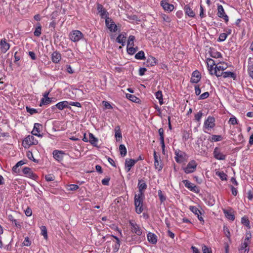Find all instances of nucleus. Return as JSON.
Instances as JSON below:
<instances>
[{
  "label": "nucleus",
  "instance_id": "obj_8",
  "mask_svg": "<svg viewBox=\"0 0 253 253\" xmlns=\"http://www.w3.org/2000/svg\"><path fill=\"white\" fill-rule=\"evenodd\" d=\"M217 15L219 17L223 18L226 23H227L229 21V17L226 14L224 9L222 5L217 4Z\"/></svg>",
  "mask_w": 253,
  "mask_h": 253
},
{
  "label": "nucleus",
  "instance_id": "obj_45",
  "mask_svg": "<svg viewBox=\"0 0 253 253\" xmlns=\"http://www.w3.org/2000/svg\"><path fill=\"white\" fill-rule=\"evenodd\" d=\"M41 29L42 27L40 24H38V26L36 27L34 34L36 37H39L41 34Z\"/></svg>",
  "mask_w": 253,
  "mask_h": 253
},
{
  "label": "nucleus",
  "instance_id": "obj_39",
  "mask_svg": "<svg viewBox=\"0 0 253 253\" xmlns=\"http://www.w3.org/2000/svg\"><path fill=\"white\" fill-rule=\"evenodd\" d=\"M119 151L120 154L122 157H125L127 153L126 149L124 144H121L119 146Z\"/></svg>",
  "mask_w": 253,
  "mask_h": 253
},
{
  "label": "nucleus",
  "instance_id": "obj_33",
  "mask_svg": "<svg viewBox=\"0 0 253 253\" xmlns=\"http://www.w3.org/2000/svg\"><path fill=\"white\" fill-rule=\"evenodd\" d=\"M210 56L214 58H219L222 57L220 52L216 51L214 49H211L210 51Z\"/></svg>",
  "mask_w": 253,
  "mask_h": 253
},
{
  "label": "nucleus",
  "instance_id": "obj_54",
  "mask_svg": "<svg viewBox=\"0 0 253 253\" xmlns=\"http://www.w3.org/2000/svg\"><path fill=\"white\" fill-rule=\"evenodd\" d=\"M45 178L47 181H52L54 180L55 177L52 174H47L45 176Z\"/></svg>",
  "mask_w": 253,
  "mask_h": 253
},
{
  "label": "nucleus",
  "instance_id": "obj_47",
  "mask_svg": "<svg viewBox=\"0 0 253 253\" xmlns=\"http://www.w3.org/2000/svg\"><path fill=\"white\" fill-rule=\"evenodd\" d=\"M189 210L196 215L199 213L201 214L200 211L195 206H190Z\"/></svg>",
  "mask_w": 253,
  "mask_h": 253
},
{
  "label": "nucleus",
  "instance_id": "obj_2",
  "mask_svg": "<svg viewBox=\"0 0 253 253\" xmlns=\"http://www.w3.org/2000/svg\"><path fill=\"white\" fill-rule=\"evenodd\" d=\"M144 196H142V194H137L134 197V205L135 206L136 212L139 214L141 213L143 211V199Z\"/></svg>",
  "mask_w": 253,
  "mask_h": 253
},
{
  "label": "nucleus",
  "instance_id": "obj_17",
  "mask_svg": "<svg viewBox=\"0 0 253 253\" xmlns=\"http://www.w3.org/2000/svg\"><path fill=\"white\" fill-rule=\"evenodd\" d=\"M138 162V160L127 159L125 161V169L127 172L130 171L131 168L133 167L136 163Z\"/></svg>",
  "mask_w": 253,
  "mask_h": 253
},
{
  "label": "nucleus",
  "instance_id": "obj_57",
  "mask_svg": "<svg viewBox=\"0 0 253 253\" xmlns=\"http://www.w3.org/2000/svg\"><path fill=\"white\" fill-rule=\"evenodd\" d=\"M207 63L208 66H214L215 65V61L211 58H208L207 59Z\"/></svg>",
  "mask_w": 253,
  "mask_h": 253
},
{
  "label": "nucleus",
  "instance_id": "obj_64",
  "mask_svg": "<svg viewBox=\"0 0 253 253\" xmlns=\"http://www.w3.org/2000/svg\"><path fill=\"white\" fill-rule=\"evenodd\" d=\"M110 178L107 177L102 180V184L104 185L108 186L109 184Z\"/></svg>",
  "mask_w": 253,
  "mask_h": 253
},
{
  "label": "nucleus",
  "instance_id": "obj_48",
  "mask_svg": "<svg viewBox=\"0 0 253 253\" xmlns=\"http://www.w3.org/2000/svg\"><path fill=\"white\" fill-rule=\"evenodd\" d=\"M137 48H135L133 47V46H127V51L128 54L130 55H132L135 53V52L136 51Z\"/></svg>",
  "mask_w": 253,
  "mask_h": 253
},
{
  "label": "nucleus",
  "instance_id": "obj_22",
  "mask_svg": "<svg viewBox=\"0 0 253 253\" xmlns=\"http://www.w3.org/2000/svg\"><path fill=\"white\" fill-rule=\"evenodd\" d=\"M201 78V77L200 72L196 70L192 74L191 82L192 83H198L200 81Z\"/></svg>",
  "mask_w": 253,
  "mask_h": 253
},
{
  "label": "nucleus",
  "instance_id": "obj_62",
  "mask_svg": "<svg viewBox=\"0 0 253 253\" xmlns=\"http://www.w3.org/2000/svg\"><path fill=\"white\" fill-rule=\"evenodd\" d=\"M223 230H224V234L226 235V236L228 238H230V233L228 228L226 226H224Z\"/></svg>",
  "mask_w": 253,
  "mask_h": 253
},
{
  "label": "nucleus",
  "instance_id": "obj_53",
  "mask_svg": "<svg viewBox=\"0 0 253 253\" xmlns=\"http://www.w3.org/2000/svg\"><path fill=\"white\" fill-rule=\"evenodd\" d=\"M241 222L247 226H249L250 225V221L247 217H243L241 219Z\"/></svg>",
  "mask_w": 253,
  "mask_h": 253
},
{
  "label": "nucleus",
  "instance_id": "obj_59",
  "mask_svg": "<svg viewBox=\"0 0 253 253\" xmlns=\"http://www.w3.org/2000/svg\"><path fill=\"white\" fill-rule=\"evenodd\" d=\"M26 110L27 112H28L31 115H33L38 112L36 109L34 108H30V107H26Z\"/></svg>",
  "mask_w": 253,
  "mask_h": 253
},
{
  "label": "nucleus",
  "instance_id": "obj_49",
  "mask_svg": "<svg viewBox=\"0 0 253 253\" xmlns=\"http://www.w3.org/2000/svg\"><path fill=\"white\" fill-rule=\"evenodd\" d=\"M227 37V34L224 33H221L219 35L217 41L220 42H223L226 40Z\"/></svg>",
  "mask_w": 253,
  "mask_h": 253
},
{
  "label": "nucleus",
  "instance_id": "obj_50",
  "mask_svg": "<svg viewBox=\"0 0 253 253\" xmlns=\"http://www.w3.org/2000/svg\"><path fill=\"white\" fill-rule=\"evenodd\" d=\"M158 196L161 203L164 202L166 200V196L163 194L162 191L161 190L158 191Z\"/></svg>",
  "mask_w": 253,
  "mask_h": 253
},
{
  "label": "nucleus",
  "instance_id": "obj_20",
  "mask_svg": "<svg viewBox=\"0 0 253 253\" xmlns=\"http://www.w3.org/2000/svg\"><path fill=\"white\" fill-rule=\"evenodd\" d=\"M0 50L2 52L5 53L10 47V45L7 42L5 39H3L0 42Z\"/></svg>",
  "mask_w": 253,
  "mask_h": 253
},
{
  "label": "nucleus",
  "instance_id": "obj_5",
  "mask_svg": "<svg viewBox=\"0 0 253 253\" xmlns=\"http://www.w3.org/2000/svg\"><path fill=\"white\" fill-rule=\"evenodd\" d=\"M197 165L198 164L195 160H191L186 167L183 168V170L186 174L193 173L196 171Z\"/></svg>",
  "mask_w": 253,
  "mask_h": 253
},
{
  "label": "nucleus",
  "instance_id": "obj_41",
  "mask_svg": "<svg viewBox=\"0 0 253 253\" xmlns=\"http://www.w3.org/2000/svg\"><path fill=\"white\" fill-rule=\"evenodd\" d=\"M215 174L219 176L222 180H227V175L223 171H217L215 172Z\"/></svg>",
  "mask_w": 253,
  "mask_h": 253
},
{
  "label": "nucleus",
  "instance_id": "obj_27",
  "mask_svg": "<svg viewBox=\"0 0 253 253\" xmlns=\"http://www.w3.org/2000/svg\"><path fill=\"white\" fill-rule=\"evenodd\" d=\"M158 63V60L154 57L149 56L148 57L146 64L147 66H154Z\"/></svg>",
  "mask_w": 253,
  "mask_h": 253
},
{
  "label": "nucleus",
  "instance_id": "obj_21",
  "mask_svg": "<svg viewBox=\"0 0 253 253\" xmlns=\"http://www.w3.org/2000/svg\"><path fill=\"white\" fill-rule=\"evenodd\" d=\"M138 187L139 188V192L138 194L141 193L142 196H144L143 191L147 188L146 182L144 179H140L138 181Z\"/></svg>",
  "mask_w": 253,
  "mask_h": 253
},
{
  "label": "nucleus",
  "instance_id": "obj_6",
  "mask_svg": "<svg viewBox=\"0 0 253 253\" xmlns=\"http://www.w3.org/2000/svg\"><path fill=\"white\" fill-rule=\"evenodd\" d=\"M227 65L225 63H218L214 67V75L217 77L221 76V72L227 69Z\"/></svg>",
  "mask_w": 253,
  "mask_h": 253
},
{
  "label": "nucleus",
  "instance_id": "obj_37",
  "mask_svg": "<svg viewBox=\"0 0 253 253\" xmlns=\"http://www.w3.org/2000/svg\"><path fill=\"white\" fill-rule=\"evenodd\" d=\"M155 96L157 99L159 100V103L160 105H162L164 103L162 92L161 91H158L155 93Z\"/></svg>",
  "mask_w": 253,
  "mask_h": 253
},
{
  "label": "nucleus",
  "instance_id": "obj_46",
  "mask_svg": "<svg viewBox=\"0 0 253 253\" xmlns=\"http://www.w3.org/2000/svg\"><path fill=\"white\" fill-rule=\"evenodd\" d=\"M41 234L44 237L45 239H47V232L45 226H42L41 227Z\"/></svg>",
  "mask_w": 253,
  "mask_h": 253
},
{
  "label": "nucleus",
  "instance_id": "obj_61",
  "mask_svg": "<svg viewBox=\"0 0 253 253\" xmlns=\"http://www.w3.org/2000/svg\"><path fill=\"white\" fill-rule=\"evenodd\" d=\"M209 96V93L208 92H205L202 93L199 96V99L203 100L207 98Z\"/></svg>",
  "mask_w": 253,
  "mask_h": 253
},
{
  "label": "nucleus",
  "instance_id": "obj_19",
  "mask_svg": "<svg viewBox=\"0 0 253 253\" xmlns=\"http://www.w3.org/2000/svg\"><path fill=\"white\" fill-rule=\"evenodd\" d=\"M23 143L26 144L27 146H31L36 144L37 141L35 139L33 135H29L25 138Z\"/></svg>",
  "mask_w": 253,
  "mask_h": 253
},
{
  "label": "nucleus",
  "instance_id": "obj_3",
  "mask_svg": "<svg viewBox=\"0 0 253 253\" xmlns=\"http://www.w3.org/2000/svg\"><path fill=\"white\" fill-rule=\"evenodd\" d=\"M69 39L73 42H78L84 38L83 34L79 30H73L70 33Z\"/></svg>",
  "mask_w": 253,
  "mask_h": 253
},
{
  "label": "nucleus",
  "instance_id": "obj_24",
  "mask_svg": "<svg viewBox=\"0 0 253 253\" xmlns=\"http://www.w3.org/2000/svg\"><path fill=\"white\" fill-rule=\"evenodd\" d=\"M61 59V54L57 51H54L51 55V60L54 63H58Z\"/></svg>",
  "mask_w": 253,
  "mask_h": 253
},
{
  "label": "nucleus",
  "instance_id": "obj_36",
  "mask_svg": "<svg viewBox=\"0 0 253 253\" xmlns=\"http://www.w3.org/2000/svg\"><path fill=\"white\" fill-rule=\"evenodd\" d=\"M223 211L225 216L227 218L232 221H233L235 219V216L231 211L224 210Z\"/></svg>",
  "mask_w": 253,
  "mask_h": 253
},
{
  "label": "nucleus",
  "instance_id": "obj_10",
  "mask_svg": "<svg viewBox=\"0 0 253 253\" xmlns=\"http://www.w3.org/2000/svg\"><path fill=\"white\" fill-rule=\"evenodd\" d=\"M105 24L111 32H116L117 31V26L111 18L109 17L106 18L105 20Z\"/></svg>",
  "mask_w": 253,
  "mask_h": 253
},
{
  "label": "nucleus",
  "instance_id": "obj_43",
  "mask_svg": "<svg viewBox=\"0 0 253 253\" xmlns=\"http://www.w3.org/2000/svg\"><path fill=\"white\" fill-rule=\"evenodd\" d=\"M136 59L142 60L145 58V54L143 51L141 50L137 53L135 55Z\"/></svg>",
  "mask_w": 253,
  "mask_h": 253
},
{
  "label": "nucleus",
  "instance_id": "obj_28",
  "mask_svg": "<svg viewBox=\"0 0 253 253\" xmlns=\"http://www.w3.org/2000/svg\"><path fill=\"white\" fill-rule=\"evenodd\" d=\"M147 239L150 243L153 244H156L157 243V236L151 232L148 234Z\"/></svg>",
  "mask_w": 253,
  "mask_h": 253
},
{
  "label": "nucleus",
  "instance_id": "obj_56",
  "mask_svg": "<svg viewBox=\"0 0 253 253\" xmlns=\"http://www.w3.org/2000/svg\"><path fill=\"white\" fill-rule=\"evenodd\" d=\"M202 251L203 253H211L210 248H208L206 245L202 246Z\"/></svg>",
  "mask_w": 253,
  "mask_h": 253
},
{
  "label": "nucleus",
  "instance_id": "obj_26",
  "mask_svg": "<svg viewBox=\"0 0 253 253\" xmlns=\"http://www.w3.org/2000/svg\"><path fill=\"white\" fill-rule=\"evenodd\" d=\"M185 14L190 17H194L195 15V12L190 7L189 5H185L184 8Z\"/></svg>",
  "mask_w": 253,
  "mask_h": 253
},
{
  "label": "nucleus",
  "instance_id": "obj_58",
  "mask_svg": "<svg viewBox=\"0 0 253 253\" xmlns=\"http://www.w3.org/2000/svg\"><path fill=\"white\" fill-rule=\"evenodd\" d=\"M202 115H203L202 112L201 111H199L197 114H195V119L197 121L199 122L200 121V120L201 119Z\"/></svg>",
  "mask_w": 253,
  "mask_h": 253
},
{
  "label": "nucleus",
  "instance_id": "obj_52",
  "mask_svg": "<svg viewBox=\"0 0 253 253\" xmlns=\"http://www.w3.org/2000/svg\"><path fill=\"white\" fill-rule=\"evenodd\" d=\"M79 188V186L76 184H70L68 186V190L69 191H75Z\"/></svg>",
  "mask_w": 253,
  "mask_h": 253
},
{
  "label": "nucleus",
  "instance_id": "obj_38",
  "mask_svg": "<svg viewBox=\"0 0 253 253\" xmlns=\"http://www.w3.org/2000/svg\"><path fill=\"white\" fill-rule=\"evenodd\" d=\"M25 163L23 161H20L16 163V164L12 168V170L13 172L15 173H17L19 172V169H18V167L24 165Z\"/></svg>",
  "mask_w": 253,
  "mask_h": 253
},
{
  "label": "nucleus",
  "instance_id": "obj_32",
  "mask_svg": "<svg viewBox=\"0 0 253 253\" xmlns=\"http://www.w3.org/2000/svg\"><path fill=\"white\" fill-rule=\"evenodd\" d=\"M248 72L250 77L253 79V61H251V58L249 59Z\"/></svg>",
  "mask_w": 253,
  "mask_h": 253
},
{
  "label": "nucleus",
  "instance_id": "obj_31",
  "mask_svg": "<svg viewBox=\"0 0 253 253\" xmlns=\"http://www.w3.org/2000/svg\"><path fill=\"white\" fill-rule=\"evenodd\" d=\"M126 34H120L119 35L116 39V41L121 43L123 46H124L126 43Z\"/></svg>",
  "mask_w": 253,
  "mask_h": 253
},
{
  "label": "nucleus",
  "instance_id": "obj_4",
  "mask_svg": "<svg viewBox=\"0 0 253 253\" xmlns=\"http://www.w3.org/2000/svg\"><path fill=\"white\" fill-rule=\"evenodd\" d=\"M174 154L175 155V160L177 163H182L186 161L188 158V156L185 152L179 150L175 151Z\"/></svg>",
  "mask_w": 253,
  "mask_h": 253
},
{
  "label": "nucleus",
  "instance_id": "obj_51",
  "mask_svg": "<svg viewBox=\"0 0 253 253\" xmlns=\"http://www.w3.org/2000/svg\"><path fill=\"white\" fill-rule=\"evenodd\" d=\"M126 96L128 99L134 102H136L137 100L138 99L135 96L130 94H126Z\"/></svg>",
  "mask_w": 253,
  "mask_h": 253
},
{
  "label": "nucleus",
  "instance_id": "obj_16",
  "mask_svg": "<svg viewBox=\"0 0 253 253\" xmlns=\"http://www.w3.org/2000/svg\"><path fill=\"white\" fill-rule=\"evenodd\" d=\"M214 157L219 160H224L226 158V155L220 152L219 148L215 147L213 151Z\"/></svg>",
  "mask_w": 253,
  "mask_h": 253
},
{
  "label": "nucleus",
  "instance_id": "obj_30",
  "mask_svg": "<svg viewBox=\"0 0 253 253\" xmlns=\"http://www.w3.org/2000/svg\"><path fill=\"white\" fill-rule=\"evenodd\" d=\"M115 136L117 141H119L122 138V133L120 126H117L115 127Z\"/></svg>",
  "mask_w": 253,
  "mask_h": 253
},
{
  "label": "nucleus",
  "instance_id": "obj_13",
  "mask_svg": "<svg viewBox=\"0 0 253 253\" xmlns=\"http://www.w3.org/2000/svg\"><path fill=\"white\" fill-rule=\"evenodd\" d=\"M97 9L101 18H104L106 20V18H109V17L108 16V12L103 7V6L101 4H97Z\"/></svg>",
  "mask_w": 253,
  "mask_h": 253
},
{
  "label": "nucleus",
  "instance_id": "obj_34",
  "mask_svg": "<svg viewBox=\"0 0 253 253\" xmlns=\"http://www.w3.org/2000/svg\"><path fill=\"white\" fill-rule=\"evenodd\" d=\"M89 142L93 146H97V142H98V139L97 138H96L94 135L91 133H89Z\"/></svg>",
  "mask_w": 253,
  "mask_h": 253
},
{
  "label": "nucleus",
  "instance_id": "obj_12",
  "mask_svg": "<svg viewBox=\"0 0 253 253\" xmlns=\"http://www.w3.org/2000/svg\"><path fill=\"white\" fill-rule=\"evenodd\" d=\"M154 166L155 169H158V171H161L163 169V164L161 162L160 157L157 156L156 151L154 152Z\"/></svg>",
  "mask_w": 253,
  "mask_h": 253
},
{
  "label": "nucleus",
  "instance_id": "obj_35",
  "mask_svg": "<svg viewBox=\"0 0 253 253\" xmlns=\"http://www.w3.org/2000/svg\"><path fill=\"white\" fill-rule=\"evenodd\" d=\"M223 76L224 78H226L228 77L232 78L234 79L236 78V75L235 74L232 72H221V76Z\"/></svg>",
  "mask_w": 253,
  "mask_h": 253
},
{
  "label": "nucleus",
  "instance_id": "obj_63",
  "mask_svg": "<svg viewBox=\"0 0 253 253\" xmlns=\"http://www.w3.org/2000/svg\"><path fill=\"white\" fill-rule=\"evenodd\" d=\"M162 18L164 21H165V22H167L168 23L170 22L171 21L170 18L168 16H167L164 14L162 15Z\"/></svg>",
  "mask_w": 253,
  "mask_h": 253
},
{
  "label": "nucleus",
  "instance_id": "obj_29",
  "mask_svg": "<svg viewBox=\"0 0 253 253\" xmlns=\"http://www.w3.org/2000/svg\"><path fill=\"white\" fill-rule=\"evenodd\" d=\"M42 127V125L39 123H35L34 127L32 131L33 134L38 136H41L42 135L40 134V128Z\"/></svg>",
  "mask_w": 253,
  "mask_h": 253
},
{
  "label": "nucleus",
  "instance_id": "obj_44",
  "mask_svg": "<svg viewBox=\"0 0 253 253\" xmlns=\"http://www.w3.org/2000/svg\"><path fill=\"white\" fill-rule=\"evenodd\" d=\"M135 40V37L134 36L130 35L129 36L127 40V46H134V41Z\"/></svg>",
  "mask_w": 253,
  "mask_h": 253
},
{
  "label": "nucleus",
  "instance_id": "obj_40",
  "mask_svg": "<svg viewBox=\"0 0 253 253\" xmlns=\"http://www.w3.org/2000/svg\"><path fill=\"white\" fill-rule=\"evenodd\" d=\"M223 137L221 135H213L210 139L211 142H217L221 141Z\"/></svg>",
  "mask_w": 253,
  "mask_h": 253
},
{
  "label": "nucleus",
  "instance_id": "obj_60",
  "mask_svg": "<svg viewBox=\"0 0 253 253\" xmlns=\"http://www.w3.org/2000/svg\"><path fill=\"white\" fill-rule=\"evenodd\" d=\"M229 123L230 124H231V125H235L236 124H238L237 120V119L235 117H231V118H230V119L229 120Z\"/></svg>",
  "mask_w": 253,
  "mask_h": 253
},
{
  "label": "nucleus",
  "instance_id": "obj_42",
  "mask_svg": "<svg viewBox=\"0 0 253 253\" xmlns=\"http://www.w3.org/2000/svg\"><path fill=\"white\" fill-rule=\"evenodd\" d=\"M51 102V100L50 98H49V97L42 98L41 99L40 106H42V105L48 104Z\"/></svg>",
  "mask_w": 253,
  "mask_h": 253
},
{
  "label": "nucleus",
  "instance_id": "obj_9",
  "mask_svg": "<svg viewBox=\"0 0 253 253\" xmlns=\"http://www.w3.org/2000/svg\"><path fill=\"white\" fill-rule=\"evenodd\" d=\"M182 182L184 184V186L189 190L196 193H199L200 190L199 188L188 180H183Z\"/></svg>",
  "mask_w": 253,
  "mask_h": 253
},
{
  "label": "nucleus",
  "instance_id": "obj_11",
  "mask_svg": "<svg viewBox=\"0 0 253 253\" xmlns=\"http://www.w3.org/2000/svg\"><path fill=\"white\" fill-rule=\"evenodd\" d=\"M215 126V119L211 116H209L204 122V126L206 129H211Z\"/></svg>",
  "mask_w": 253,
  "mask_h": 253
},
{
  "label": "nucleus",
  "instance_id": "obj_25",
  "mask_svg": "<svg viewBox=\"0 0 253 253\" xmlns=\"http://www.w3.org/2000/svg\"><path fill=\"white\" fill-rule=\"evenodd\" d=\"M64 154V153L62 151L54 150L53 152L54 158L59 162L63 160Z\"/></svg>",
  "mask_w": 253,
  "mask_h": 253
},
{
  "label": "nucleus",
  "instance_id": "obj_18",
  "mask_svg": "<svg viewBox=\"0 0 253 253\" xmlns=\"http://www.w3.org/2000/svg\"><path fill=\"white\" fill-rule=\"evenodd\" d=\"M22 171L27 177L32 179H36L37 177V176L33 172L31 169L29 167L24 168Z\"/></svg>",
  "mask_w": 253,
  "mask_h": 253
},
{
  "label": "nucleus",
  "instance_id": "obj_1",
  "mask_svg": "<svg viewBox=\"0 0 253 253\" xmlns=\"http://www.w3.org/2000/svg\"><path fill=\"white\" fill-rule=\"evenodd\" d=\"M103 239L107 240V243L111 245L113 247V250L114 253L118 252L119 249L120 244V240L116 236L112 235L104 237Z\"/></svg>",
  "mask_w": 253,
  "mask_h": 253
},
{
  "label": "nucleus",
  "instance_id": "obj_15",
  "mask_svg": "<svg viewBox=\"0 0 253 253\" xmlns=\"http://www.w3.org/2000/svg\"><path fill=\"white\" fill-rule=\"evenodd\" d=\"M55 108H57L60 110H63L65 108H71L69 106V102L67 101L60 102L52 107L53 109H54Z\"/></svg>",
  "mask_w": 253,
  "mask_h": 253
},
{
  "label": "nucleus",
  "instance_id": "obj_14",
  "mask_svg": "<svg viewBox=\"0 0 253 253\" xmlns=\"http://www.w3.org/2000/svg\"><path fill=\"white\" fill-rule=\"evenodd\" d=\"M250 243H249L245 240L241 243L239 251L240 253H249L250 248L249 245Z\"/></svg>",
  "mask_w": 253,
  "mask_h": 253
},
{
  "label": "nucleus",
  "instance_id": "obj_23",
  "mask_svg": "<svg viewBox=\"0 0 253 253\" xmlns=\"http://www.w3.org/2000/svg\"><path fill=\"white\" fill-rule=\"evenodd\" d=\"M161 5L165 10L168 11V12H171L174 9L173 5L168 3L166 0H162L161 1Z\"/></svg>",
  "mask_w": 253,
  "mask_h": 253
},
{
  "label": "nucleus",
  "instance_id": "obj_55",
  "mask_svg": "<svg viewBox=\"0 0 253 253\" xmlns=\"http://www.w3.org/2000/svg\"><path fill=\"white\" fill-rule=\"evenodd\" d=\"M31 242L30 241L29 237H26L25 238V240L23 243V246L29 247L31 245Z\"/></svg>",
  "mask_w": 253,
  "mask_h": 253
},
{
  "label": "nucleus",
  "instance_id": "obj_7",
  "mask_svg": "<svg viewBox=\"0 0 253 253\" xmlns=\"http://www.w3.org/2000/svg\"><path fill=\"white\" fill-rule=\"evenodd\" d=\"M129 223L131 226V231L132 232L136 234L137 236H141L142 235V229L140 226L137 224L134 221L130 220Z\"/></svg>",
  "mask_w": 253,
  "mask_h": 253
}]
</instances>
